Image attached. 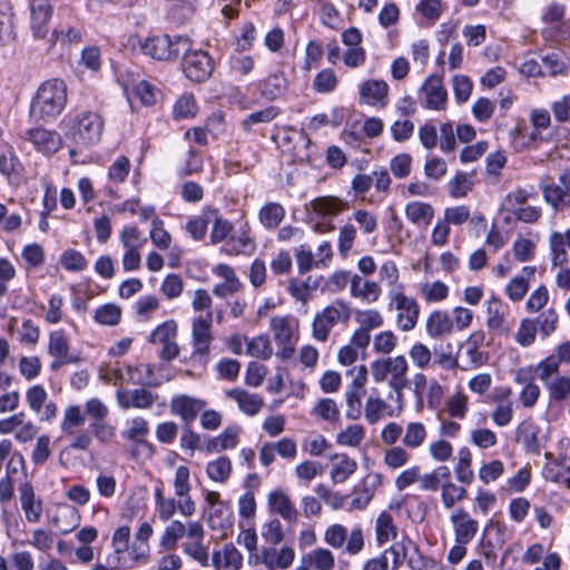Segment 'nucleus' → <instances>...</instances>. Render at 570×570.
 Wrapping results in <instances>:
<instances>
[{"label":"nucleus","mask_w":570,"mask_h":570,"mask_svg":"<svg viewBox=\"0 0 570 570\" xmlns=\"http://www.w3.org/2000/svg\"><path fill=\"white\" fill-rule=\"evenodd\" d=\"M206 402L202 399H196L187 394L175 395L170 400V412L174 415L180 416L186 423H191L196 420L198 413L205 407Z\"/></svg>","instance_id":"dca6fc26"},{"label":"nucleus","mask_w":570,"mask_h":570,"mask_svg":"<svg viewBox=\"0 0 570 570\" xmlns=\"http://www.w3.org/2000/svg\"><path fill=\"white\" fill-rule=\"evenodd\" d=\"M473 183L464 173H458L450 181V195L453 198H463L472 190Z\"/></svg>","instance_id":"338daca9"},{"label":"nucleus","mask_w":570,"mask_h":570,"mask_svg":"<svg viewBox=\"0 0 570 570\" xmlns=\"http://www.w3.org/2000/svg\"><path fill=\"white\" fill-rule=\"evenodd\" d=\"M189 47L191 41L187 36L157 35L139 41L141 52L159 61H174Z\"/></svg>","instance_id":"20e7f679"},{"label":"nucleus","mask_w":570,"mask_h":570,"mask_svg":"<svg viewBox=\"0 0 570 570\" xmlns=\"http://www.w3.org/2000/svg\"><path fill=\"white\" fill-rule=\"evenodd\" d=\"M255 244L249 237L247 230H243L239 236H232L222 250L227 255L252 254Z\"/></svg>","instance_id":"e433bc0d"},{"label":"nucleus","mask_w":570,"mask_h":570,"mask_svg":"<svg viewBox=\"0 0 570 570\" xmlns=\"http://www.w3.org/2000/svg\"><path fill=\"white\" fill-rule=\"evenodd\" d=\"M544 200L554 210H564L570 207V193L554 183L541 186Z\"/></svg>","instance_id":"c756f323"},{"label":"nucleus","mask_w":570,"mask_h":570,"mask_svg":"<svg viewBox=\"0 0 570 570\" xmlns=\"http://www.w3.org/2000/svg\"><path fill=\"white\" fill-rule=\"evenodd\" d=\"M197 105L191 95L181 96L174 105L173 115L175 119H187L196 116Z\"/></svg>","instance_id":"052dcab7"},{"label":"nucleus","mask_w":570,"mask_h":570,"mask_svg":"<svg viewBox=\"0 0 570 570\" xmlns=\"http://www.w3.org/2000/svg\"><path fill=\"white\" fill-rule=\"evenodd\" d=\"M60 264L70 272H80L87 267L86 257L76 249H67L60 257Z\"/></svg>","instance_id":"69168bd1"},{"label":"nucleus","mask_w":570,"mask_h":570,"mask_svg":"<svg viewBox=\"0 0 570 570\" xmlns=\"http://www.w3.org/2000/svg\"><path fill=\"white\" fill-rule=\"evenodd\" d=\"M365 391H356L348 389L345 392L346 412L345 415L350 420H357L362 415V397Z\"/></svg>","instance_id":"bf43d9fd"},{"label":"nucleus","mask_w":570,"mask_h":570,"mask_svg":"<svg viewBox=\"0 0 570 570\" xmlns=\"http://www.w3.org/2000/svg\"><path fill=\"white\" fill-rule=\"evenodd\" d=\"M301 566L315 570H332L335 567V558L331 550L316 548L303 556Z\"/></svg>","instance_id":"a878e982"},{"label":"nucleus","mask_w":570,"mask_h":570,"mask_svg":"<svg viewBox=\"0 0 570 570\" xmlns=\"http://www.w3.org/2000/svg\"><path fill=\"white\" fill-rule=\"evenodd\" d=\"M52 7L49 0H32L30 6V26L37 39H45L49 32Z\"/></svg>","instance_id":"4468645a"},{"label":"nucleus","mask_w":570,"mask_h":570,"mask_svg":"<svg viewBox=\"0 0 570 570\" xmlns=\"http://www.w3.org/2000/svg\"><path fill=\"white\" fill-rule=\"evenodd\" d=\"M352 315L350 305L343 299H336L333 304L325 306L314 316L312 324L313 337L322 343L328 340L331 331L338 324H346Z\"/></svg>","instance_id":"39448f33"},{"label":"nucleus","mask_w":570,"mask_h":570,"mask_svg":"<svg viewBox=\"0 0 570 570\" xmlns=\"http://www.w3.org/2000/svg\"><path fill=\"white\" fill-rule=\"evenodd\" d=\"M285 216V210L278 203H268L259 210V220L266 228H276Z\"/></svg>","instance_id":"ea45409f"},{"label":"nucleus","mask_w":570,"mask_h":570,"mask_svg":"<svg viewBox=\"0 0 570 570\" xmlns=\"http://www.w3.org/2000/svg\"><path fill=\"white\" fill-rule=\"evenodd\" d=\"M213 313L208 312L206 317H196L191 325V341H213L212 336Z\"/></svg>","instance_id":"13d9d810"},{"label":"nucleus","mask_w":570,"mask_h":570,"mask_svg":"<svg viewBox=\"0 0 570 570\" xmlns=\"http://www.w3.org/2000/svg\"><path fill=\"white\" fill-rule=\"evenodd\" d=\"M514 440L528 454H539L544 448L548 436L540 425L531 417L523 420L515 429Z\"/></svg>","instance_id":"1a4fd4ad"},{"label":"nucleus","mask_w":570,"mask_h":570,"mask_svg":"<svg viewBox=\"0 0 570 570\" xmlns=\"http://www.w3.org/2000/svg\"><path fill=\"white\" fill-rule=\"evenodd\" d=\"M420 292L428 302H440L448 296L449 288L444 283L435 281L423 284Z\"/></svg>","instance_id":"774afa93"},{"label":"nucleus","mask_w":570,"mask_h":570,"mask_svg":"<svg viewBox=\"0 0 570 570\" xmlns=\"http://www.w3.org/2000/svg\"><path fill=\"white\" fill-rule=\"evenodd\" d=\"M24 138L33 145L37 151L46 156L56 154L62 146V139L57 131L42 127L27 130Z\"/></svg>","instance_id":"ddd939ff"},{"label":"nucleus","mask_w":570,"mask_h":570,"mask_svg":"<svg viewBox=\"0 0 570 570\" xmlns=\"http://www.w3.org/2000/svg\"><path fill=\"white\" fill-rule=\"evenodd\" d=\"M22 164L17 157L14 149L9 144H0V173L8 178L12 175H20Z\"/></svg>","instance_id":"2f4dec72"},{"label":"nucleus","mask_w":570,"mask_h":570,"mask_svg":"<svg viewBox=\"0 0 570 570\" xmlns=\"http://www.w3.org/2000/svg\"><path fill=\"white\" fill-rule=\"evenodd\" d=\"M279 111L276 107L271 106L265 109L252 112L248 115L242 122L240 127L245 131H250L252 126L255 124H268L273 121L277 116Z\"/></svg>","instance_id":"de8ad7c7"},{"label":"nucleus","mask_w":570,"mask_h":570,"mask_svg":"<svg viewBox=\"0 0 570 570\" xmlns=\"http://www.w3.org/2000/svg\"><path fill=\"white\" fill-rule=\"evenodd\" d=\"M539 363L549 366V370L560 368L562 363L570 364V341L560 343L556 347V354L547 356Z\"/></svg>","instance_id":"680f3d73"},{"label":"nucleus","mask_w":570,"mask_h":570,"mask_svg":"<svg viewBox=\"0 0 570 570\" xmlns=\"http://www.w3.org/2000/svg\"><path fill=\"white\" fill-rule=\"evenodd\" d=\"M534 366L520 367L514 373V382L522 385L519 400L527 409L533 407L541 394L539 385L534 382Z\"/></svg>","instance_id":"f8f14e48"},{"label":"nucleus","mask_w":570,"mask_h":570,"mask_svg":"<svg viewBox=\"0 0 570 570\" xmlns=\"http://www.w3.org/2000/svg\"><path fill=\"white\" fill-rule=\"evenodd\" d=\"M549 246L551 250V261L553 266H563L568 263L569 256L566 250V243L562 233L553 232L549 236Z\"/></svg>","instance_id":"79ce46f5"},{"label":"nucleus","mask_w":570,"mask_h":570,"mask_svg":"<svg viewBox=\"0 0 570 570\" xmlns=\"http://www.w3.org/2000/svg\"><path fill=\"white\" fill-rule=\"evenodd\" d=\"M48 352L52 357L69 356V343L62 330L49 334Z\"/></svg>","instance_id":"3c124183"},{"label":"nucleus","mask_w":570,"mask_h":570,"mask_svg":"<svg viewBox=\"0 0 570 570\" xmlns=\"http://www.w3.org/2000/svg\"><path fill=\"white\" fill-rule=\"evenodd\" d=\"M105 118L98 111H79L69 122L66 136L77 146L91 147L101 140Z\"/></svg>","instance_id":"7ed1b4c3"},{"label":"nucleus","mask_w":570,"mask_h":570,"mask_svg":"<svg viewBox=\"0 0 570 570\" xmlns=\"http://www.w3.org/2000/svg\"><path fill=\"white\" fill-rule=\"evenodd\" d=\"M183 70L188 79L194 82H204L214 71V60L204 50L183 51Z\"/></svg>","instance_id":"6e6552de"},{"label":"nucleus","mask_w":570,"mask_h":570,"mask_svg":"<svg viewBox=\"0 0 570 570\" xmlns=\"http://www.w3.org/2000/svg\"><path fill=\"white\" fill-rule=\"evenodd\" d=\"M387 403L381 397L370 396L364 406V416L370 424H375L383 416Z\"/></svg>","instance_id":"e2e57ef3"},{"label":"nucleus","mask_w":570,"mask_h":570,"mask_svg":"<svg viewBox=\"0 0 570 570\" xmlns=\"http://www.w3.org/2000/svg\"><path fill=\"white\" fill-rule=\"evenodd\" d=\"M537 332L542 340L548 338L558 327L559 315L554 308H548L539 314L537 317L531 318Z\"/></svg>","instance_id":"72a5a7b5"},{"label":"nucleus","mask_w":570,"mask_h":570,"mask_svg":"<svg viewBox=\"0 0 570 570\" xmlns=\"http://www.w3.org/2000/svg\"><path fill=\"white\" fill-rule=\"evenodd\" d=\"M537 330L531 318H523L520 322L519 328L514 335L515 342L523 346H531L535 342Z\"/></svg>","instance_id":"0e129e2a"},{"label":"nucleus","mask_w":570,"mask_h":570,"mask_svg":"<svg viewBox=\"0 0 570 570\" xmlns=\"http://www.w3.org/2000/svg\"><path fill=\"white\" fill-rule=\"evenodd\" d=\"M118 406L122 410L135 407L138 410H148L158 399L157 393L147 390L146 386L128 390L119 389L116 392Z\"/></svg>","instance_id":"9d476101"},{"label":"nucleus","mask_w":570,"mask_h":570,"mask_svg":"<svg viewBox=\"0 0 570 570\" xmlns=\"http://www.w3.org/2000/svg\"><path fill=\"white\" fill-rule=\"evenodd\" d=\"M389 297L391 299V306H394L397 311V326L404 332L413 330L420 315L417 302L413 297H409L403 293L402 285L392 288L389 292Z\"/></svg>","instance_id":"0eeeda50"},{"label":"nucleus","mask_w":570,"mask_h":570,"mask_svg":"<svg viewBox=\"0 0 570 570\" xmlns=\"http://www.w3.org/2000/svg\"><path fill=\"white\" fill-rule=\"evenodd\" d=\"M405 216L406 218L415 224L428 226L431 224L434 218L435 210L433 206L429 203L423 202H411L405 206Z\"/></svg>","instance_id":"c85d7f7f"},{"label":"nucleus","mask_w":570,"mask_h":570,"mask_svg":"<svg viewBox=\"0 0 570 570\" xmlns=\"http://www.w3.org/2000/svg\"><path fill=\"white\" fill-rule=\"evenodd\" d=\"M453 328V321L448 312L434 311L430 314L426 321V332L431 337H441L451 333Z\"/></svg>","instance_id":"7c9ffc66"},{"label":"nucleus","mask_w":570,"mask_h":570,"mask_svg":"<svg viewBox=\"0 0 570 570\" xmlns=\"http://www.w3.org/2000/svg\"><path fill=\"white\" fill-rule=\"evenodd\" d=\"M348 207L347 202L335 196H322L311 202L312 210L322 216H336Z\"/></svg>","instance_id":"cd10ccee"},{"label":"nucleus","mask_w":570,"mask_h":570,"mask_svg":"<svg viewBox=\"0 0 570 570\" xmlns=\"http://www.w3.org/2000/svg\"><path fill=\"white\" fill-rule=\"evenodd\" d=\"M271 330L276 344L293 342V330L287 317L274 316L271 320Z\"/></svg>","instance_id":"a18cd8bd"},{"label":"nucleus","mask_w":570,"mask_h":570,"mask_svg":"<svg viewBox=\"0 0 570 570\" xmlns=\"http://www.w3.org/2000/svg\"><path fill=\"white\" fill-rule=\"evenodd\" d=\"M487 313V326L489 330L500 335L510 333L511 325L508 321L509 307L500 298L492 297L488 302Z\"/></svg>","instance_id":"f3484780"},{"label":"nucleus","mask_w":570,"mask_h":570,"mask_svg":"<svg viewBox=\"0 0 570 570\" xmlns=\"http://www.w3.org/2000/svg\"><path fill=\"white\" fill-rule=\"evenodd\" d=\"M269 510L281 515L285 521L295 523L298 520V510L289 495L283 490H274L267 497Z\"/></svg>","instance_id":"aec40b11"},{"label":"nucleus","mask_w":570,"mask_h":570,"mask_svg":"<svg viewBox=\"0 0 570 570\" xmlns=\"http://www.w3.org/2000/svg\"><path fill=\"white\" fill-rule=\"evenodd\" d=\"M471 453L468 449L459 451V461L454 469L459 482L470 484L474 480V473L471 470Z\"/></svg>","instance_id":"49530a36"},{"label":"nucleus","mask_w":570,"mask_h":570,"mask_svg":"<svg viewBox=\"0 0 570 570\" xmlns=\"http://www.w3.org/2000/svg\"><path fill=\"white\" fill-rule=\"evenodd\" d=\"M130 381L135 384L147 387H159L161 381L155 376V365L140 364L136 367L128 366Z\"/></svg>","instance_id":"473e14b6"},{"label":"nucleus","mask_w":570,"mask_h":570,"mask_svg":"<svg viewBox=\"0 0 570 570\" xmlns=\"http://www.w3.org/2000/svg\"><path fill=\"white\" fill-rule=\"evenodd\" d=\"M425 95L423 106L429 109L444 110L448 101V92L440 76H430L421 87Z\"/></svg>","instance_id":"2eb2a0df"},{"label":"nucleus","mask_w":570,"mask_h":570,"mask_svg":"<svg viewBox=\"0 0 570 570\" xmlns=\"http://www.w3.org/2000/svg\"><path fill=\"white\" fill-rule=\"evenodd\" d=\"M538 363L534 366L537 377L543 383L551 403H563L570 399V375L560 374L559 368Z\"/></svg>","instance_id":"423d86ee"},{"label":"nucleus","mask_w":570,"mask_h":570,"mask_svg":"<svg viewBox=\"0 0 570 570\" xmlns=\"http://www.w3.org/2000/svg\"><path fill=\"white\" fill-rule=\"evenodd\" d=\"M226 397L237 403L238 409L249 415H256L264 406V400L258 394H252L246 390L235 387L225 391Z\"/></svg>","instance_id":"4be33fe9"},{"label":"nucleus","mask_w":570,"mask_h":570,"mask_svg":"<svg viewBox=\"0 0 570 570\" xmlns=\"http://www.w3.org/2000/svg\"><path fill=\"white\" fill-rule=\"evenodd\" d=\"M456 543H469L479 530V523L463 508L451 515Z\"/></svg>","instance_id":"a211bd4d"},{"label":"nucleus","mask_w":570,"mask_h":570,"mask_svg":"<svg viewBox=\"0 0 570 570\" xmlns=\"http://www.w3.org/2000/svg\"><path fill=\"white\" fill-rule=\"evenodd\" d=\"M20 503L29 522H38L42 513L41 501L36 499L33 487L26 481L19 487Z\"/></svg>","instance_id":"b1692460"},{"label":"nucleus","mask_w":570,"mask_h":570,"mask_svg":"<svg viewBox=\"0 0 570 570\" xmlns=\"http://www.w3.org/2000/svg\"><path fill=\"white\" fill-rule=\"evenodd\" d=\"M67 105V85L61 79L43 81L33 97L30 116L43 122L53 121Z\"/></svg>","instance_id":"f257e3e1"},{"label":"nucleus","mask_w":570,"mask_h":570,"mask_svg":"<svg viewBox=\"0 0 570 570\" xmlns=\"http://www.w3.org/2000/svg\"><path fill=\"white\" fill-rule=\"evenodd\" d=\"M121 309L116 304H105L95 312V321L100 325L114 326L120 322Z\"/></svg>","instance_id":"603ef678"},{"label":"nucleus","mask_w":570,"mask_h":570,"mask_svg":"<svg viewBox=\"0 0 570 570\" xmlns=\"http://www.w3.org/2000/svg\"><path fill=\"white\" fill-rule=\"evenodd\" d=\"M376 541L380 546L395 539L397 528L394 524L393 517L389 512H381L375 523Z\"/></svg>","instance_id":"f704fd0d"},{"label":"nucleus","mask_w":570,"mask_h":570,"mask_svg":"<svg viewBox=\"0 0 570 570\" xmlns=\"http://www.w3.org/2000/svg\"><path fill=\"white\" fill-rule=\"evenodd\" d=\"M185 533V524L175 520L165 529L160 539V546L166 550H173L176 548L178 539H180Z\"/></svg>","instance_id":"5fc2aeb1"},{"label":"nucleus","mask_w":570,"mask_h":570,"mask_svg":"<svg viewBox=\"0 0 570 570\" xmlns=\"http://www.w3.org/2000/svg\"><path fill=\"white\" fill-rule=\"evenodd\" d=\"M149 433V424L142 416H136L130 421V426L122 431L121 435L132 443L142 445L146 450V458L150 459L154 455V446L145 438Z\"/></svg>","instance_id":"5701e85b"},{"label":"nucleus","mask_w":570,"mask_h":570,"mask_svg":"<svg viewBox=\"0 0 570 570\" xmlns=\"http://www.w3.org/2000/svg\"><path fill=\"white\" fill-rule=\"evenodd\" d=\"M240 429L236 425L227 426L213 442L215 451H224L236 448Z\"/></svg>","instance_id":"6e6d98bb"},{"label":"nucleus","mask_w":570,"mask_h":570,"mask_svg":"<svg viewBox=\"0 0 570 570\" xmlns=\"http://www.w3.org/2000/svg\"><path fill=\"white\" fill-rule=\"evenodd\" d=\"M371 374L376 383L387 381L389 386L396 395L399 406L403 403V391L410 386L407 377L409 364L403 355L389 356L371 363Z\"/></svg>","instance_id":"f03ea898"},{"label":"nucleus","mask_w":570,"mask_h":570,"mask_svg":"<svg viewBox=\"0 0 570 570\" xmlns=\"http://www.w3.org/2000/svg\"><path fill=\"white\" fill-rule=\"evenodd\" d=\"M246 354L262 360H268L273 355V348L267 335H258L247 340Z\"/></svg>","instance_id":"58836bf2"},{"label":"nucleus","mask_w":570,"mask_h":570,"mask_svg":"<svg viewBox=\"0 0 570 570\" xmlns=\"http://www.w3.org/2000/svg\"><path fill=\"white\" fill-rule=\"evenodd\" d=\"M206 473L215 482H226L232 473V462L227 456H219L207 464Z\"/></svg>","instance_id":"4c0bfd02"},{"label":"nucleus","mask_w":570,"mask_h":570,"mask_svg":"<svg viewBox=\"0 0 570 570\" xmlns=\"http://www.w3.org/2000/svg\"><path fill=\"white\" fill-rule=\"evenodd\" d=\"M442 503L446 509L453 508L458 502L468 497V491L464 487L456 485L453 482H445L441 487Z\"/></svg>","instance_id":"37998d69"},{"label":"nucleus","mask_w":570,"mask_h":570,"mask_svg":"<svg viewBox=\"0 0 570 570\" xmlns=\"http://www.w3.org/2000/svg\"><path fill=\"white\" fill-rule=\"evenodd\" d=\"M351 295L367 302H376L381 295V288L376 282L364 281L360 275L351 278Z\"/></svg>","instance_id":"bb28decb"},{"label":"nucleus","mask_w":570,"mask_h":570,"mask_svg":"<svg viewBox=\"0 0 570 570\" xmlns=\"http://www.w3.org/2000/svg\"><path fill=\"white\" fill-rule=\"evenodd\" d=\"M177 336V324L175 321L169 320L159 324L149 335V342L151 344H165Z\"/></svg>","instance_id":"09e8293b"},{"label":"nucleus","mask_w":570,"mask_h":570,"mask_svg":"<svg viewBox=\"0 0 570 570\" xmlns=\"http://www.w3.org/2000/svg\"><path fill=\"white\" fill-rule=\"evenodd\" d=\"M26 400L30 410L40 414L41 422H50L57 416V404L53 401H48V393L43 386L33 385L29 387Z\"/></svg>","instance_id":"9b49d317"},{"label":"nucleus","mask_w":570,"mask_h":570,"mask_svg":"<svg viewBox=\"0 0 570 570\" xmlns=\"http://www.w3.org/2000/svg\"><path fill=\"white\" fill-rule=\"evenodd\" d=\"M382 483V476L379 473H368L364 476L361 488L354 490L355 497L347 507L348 511L363 510L371 502L376 489Z\"/></svg>","instance_id":"6ab92c4d"},{"label":"nucleus","mask_w":570,"mask_h":570,"mask_svg":"<svg viewBox=\"0 0 570 570\" xmlns=\"http://www.w3.org/2000/svg\"><path fill=\"white\" fill-rule=\"evenodd\" d=\"M85 421L86 417L82 414L80 407L78 405H69L65 410L60 429L66 435H73L75 429L82 426Z\"/></svg>","instance_id":"a19ab883"},{"label":"nucleus","mask_w":570,"mask_h":570,"mask_svg":"<svg viewBox=\"0 0 570 570\" xmlns=\"http://www.w3.org/2000/svg\"><path fill=\"white\" fill-rule=\"evenodd\" d=\"M426 438V430L422 423L412 422L406 425L402 442L407 448H419Z\"/></svg>","instance_id":"864d4df0"},{"label":"nucleus","mask_w":570,"mask_h":570,"mask_svg":"<svg viewBox=\"0 0 570 570\" xmlns=\"http://www.w3.org/2000/svg\"><path fill=\"white\" fill-rule=\"evenodd\" d=\"M364 438V428L360 424H352L337 434L336 442L341 445L355 448L361 444Z\"/></svg>","instance_id":"8fccbe9b"},{"label":"nucleus","mask_w":570,"mask_h":570,"mask_svg":"<svg viewBox=\"0 0 570 570\" xmlns=\"http://www.w3.org/2000/svg\"><path fill=\"white\" fill-rule=\"evenodd\" d=\"M311 414L330 423H337L341 420L338 405L330 397L318 400L311 410Z\"/></svg>","instance_id":"c9c22d12"},{"label":"nucleus","mask_w":570,"mask_h":570,"mask_svg":"<svg viewBox=\"0 0 570 570\" xmlns=\"http://www.w3.org/2000/svg\"><path fill=\"white\" fill-rule=\"evenodd\" d=\"M532 190L517 188L510 191L502 202V208L513 215L518 208L524 207L523 205L533 196Z\"/></svg>","instance_id":"c03bdc74"},{"label":"nucleus","mask_w":570,"mask_h":570,"mask_svg":"<svg viewBox=\"0 0 570 570\" xmlns=\"http://www.w3.org/2000/svg\"><path fill=\"white\" fill-rule=\"evenodd\" d=\"M361 102L385 107L387 105L389 85L384 80H366L360 88Z\"/></svg>","instance_id":"412c9836"},{"label":"nucleus","mask_w":570,"mask_h":570,"mask_svg":"<svg viewBox=\"0 0 570 570\" xmlns=\"http://www.w3.org/2000/svg\"><path fill=\"white\" fill-rule=\"evenodd\" d=\"M153 244L159 249L169 248L171 243L170 234L164 228V222L159 217L151 220V229L149 232Z\"/></svg>","instance_id":"4d7b16f0"},{"label":"nucleus","mask_w":570,"mask_h":570,"mask_svg":"<svg viewBox=\"0 0 570 570\" xmlns=\"http://www.w3.org/2000/svg\"><path fill=\"white\" fill-rule=\"evenodd\" d=\"M357 469V462L347 454L337 453L332 456L331 479L334 483L345 482Z\"/></svg>","instance_id":"393cba45"}]
</instances>
